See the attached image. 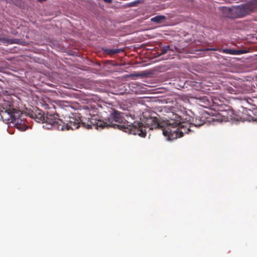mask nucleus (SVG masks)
<instances>
[{
  "mask_svg": "<svg viewBox=\"0 0 257 257\" xmlns=\"http://www.w3.org/2000/svg\"><path fill=\"white\" fill-rule=\"evenodd\" d=\"M166 128L163 130V135L168 137L170 140H173L177 138L183 136L184 134H188L189 132H194L191 129L193 127L192 125L180 122V124H176L175 121L167 119Z\"/></svg>",
  "mask_w": 257,
  "mask_h": 257,
  "instance_id": "39448f33",
  "label": "nucleus"
},
{
  "mask_svg": "<svg viewBox=\"0 0 257 257\" xmlns=\"http://www.w3.org/2000/svg\"><path fill=\"white\" fill-rule=\"evenodd\" d=\"M164 111L166 113L164 114L166 116V119L174 121L176 124H180L181 122L192 125L193 124L194 118L186 113H182L181 115L180 111L175 112L172 108H165Z\"/></svg>",
  "mask_w": 257,
  "mask_h": 257,
  "instance_id": "0eeeda50",
  "label": "nucleus"
},
{
  "mask_svg": "<svg viewBox=\"0 0 257 257\" xmlns=\"http://www.w3.org/2000/svg\"><path fill=\"white\" fill-rule=\"evenodd\" d=\"M254 2L257 3V0H253Z\"/></svg>",
  "mask_w": 257,
  "mask_h": 257,
  "instance_id": "b1692460",
  "label": "nucleus"
},
{
  "mask_svg": "<svg viewBox=\"0 0 257 257\" xmlns=\"http://www.w3.org/2000/svg\"><path fill=\"white\" fill-rule=\"evenodd\" d=\"M7 111L11 117L12 122L15 120V119L25 117V115H23L21 111L20 110L13 108L9 109Z\"/></svg>",
  "mask_w": 257,
  "mask_h": 257,
  "instance_id": "9d476101",
  "label": "nucleus"
},
{
  "mask_svg": "<svg viewBox=\"0 0 257 257\" xmlns=\"http://www.w3.org/2000/svg\"><path fill=\"white\" fill-rule=\"evenodd\" d=\"M204 123L205 119H203L202 117L197 116L195 118H194L192 126L193 127H198L203 125Z\"/></svg>",
  "mask_w": 257,
  "mask_h": 257,
  "instance_id": "f8f14e48",
  "label": "nucleus"
},
{
  "mask_svg": "<svg viewBox=\"0 0 257 257\" xmlns=\"http://www.w3.org/2000/svg\"><path fill=\"white\" fill-rule=\"evenodd\" d=\"M85 113L87 117L79 116V115L73 114V116L76 118L78 128L81 124L83 127L88 129L94 128L98 130L104 128V124L106 123L103 121L101 116L97 115L98 111L96 108L91 106H86L84 108Z\"/></svg>",
  "mask_w": 257,
  "mask_h": 257,
  "instance_id": "7ed1b4c3",
  "label": "nucleus"
},
{
  "mask_svg": "<svg viewBox=\"0 0 257 257\" xmlns=\"http://www.w3.org/2000/svg\"><path fill=\"white\" fill-rule=\"evenodd\" d=\"M240 50H234V55H240Z\"/></svg>",
  "mask_w": 257,
  "mask_h": 257,
  "instance_id": "6ab92c4d",
  "label": "nucleus"
},
{
  "mask_svg": "<svg viewBox=\"0 0 257 257\" xmlns=\"http://www.w3.org/2000/svg\"><path fill=\"white\" fill-rule=\"evenodd\" d=\"M103 51L109 55H113L116 54H118L122 51L120 49H103Z\"/></svg>",
  "mask_w": 257,
  "mask_h": 257,
  "instance_id": "ddd939ff",
  "label": "nucleus"
},
{
  "mask_svg": "<svg viewBox=\"0 0 257 257\" xmlns=\"http://www.w3.org/2000/svg\"><path fill=\"white\" fill-rule=\"evenodd\" d=\"M176 48L172 45L164 46L161 49V52L159 56L163 55L166 53H170L171 52H174Z\"/></svg>",
  "mask_w": 257,
  "mask_h": 257,
  "instance_id": "9b49d317",
  "label": "nucleus"
},
{
  "mask_svg": "<svg viewBox=\"0 0 257 257\" xmlns=\"http://www.w3.org/2000/svg\"><path fill=\"white\" fill-rule=\"evenodd\" d=\"M251 12L250 5L248 4L238 6L235 9V13L239 17H242Z\"/></svg>",
  "mask_w": 257,
  "mask_h": 257,
  "instance_id": "6e6552de",
  "label": "nucleus"
},
{
  "mask_svg": "<svg viewBox=\"0 0 257 257\" xmlns=\"http://www.w3.org/2000/svg\"><path fill=\"white\" fill-rule=\"evenodd\" d=\"M226 113H227V111L226 110L221 111V113H219V115H221L222 116V118L221 119V121H225L228 119L227 116L225 115Z\"/></svg>",
  "mask_w": 257,
  "mask_h": 257,
  "instance_id": "a211bd4d",
  "label": "nucleus"
},
{
  "mask_svg": "<svg viewBox=\"0 0 257 257\" xmlns=\"http://www.w3.org/2000/svg\"><path fill=\"white\" fill-rule=\"evenodd\" d=\"M70 110L71 108L68 107L66 108H59L58 112L50 111L45 114L38 109L36 112H32L30 117L38 122L47 123L58 130H74L78 127V121L72 116Z\"/></svg>",
  "mask_w": 257,
  "mask_h": 257,
  "instance_id": "f257e3e1",
  "label": "nucleus"
},
{
  "mask_svg": "<svg viewBox=\"0 0 257 257\" xmlns=\"http://www.w3.org/2000/svg\"><path fill=\"white\" fill-rule=\"evenodd\" d=\"M228 92L231 94H239L243 93V90L242 88H237L236 87H229L228 88Z\"/></svg>",
  "mask_w": 257,
  "mask_h": 257,
  "instance_id": "2eb2a0df",
  "label": "nucleus"
},
{
  "mask_svg": "<svg viewBox=\"0 0 257 257\" xmlns=\"http://www.w3.org/2000/svg\"><path fill=\"white\" fill-rule=\"evenodd\" d=\"M158 114L154 111L150 112L143 113L142 117L141 118V123L142 126L144 127L145 131V135L144 136H141V137H145L147 134V128L149 130H160L163 134V130L166 128V125L164 126L161 122L159 121L158 117ZM138 122V121H137Z\"/></svg>",
  "mask_w": 257,
  "mask_h": 257,
  "instance_id": "423d86ee",
  "label": "nucleus"
},
{
  "mask_svg": "<svg viewBox=\"0 0 257 257\" xmlns=\"http://www.w3.org/2000/svg\"><path fill=\"white\" fill-rule=\"evenodd\" d=\"M218 51L224 53L229 54L231 55H234V49H218Z\"/></svg>",
  "mask_w": 257,
  "mask_h": 257,
  "instance_id": "f3484780",
  "label": "nucleus"
},
{
  "mask_svg": "<svg viewBox=\"0 0 257 257\" xmlns=\"http://www.w3.org/2000/svg\"><path fill=\"white\" fill-rule=\"evenodd\" d=\"M103 121L106 123L104 124V128L112 127L134 135H145V128L141 123L138 121H130L129 116L127 114L116 110L113 109L109 116L103 119Z\"/></svg>",
  "mask_w": 257,
  "mask_h": 257,
  "instance_id": "f03ea898",
  "label": "nucleus"
},
{
  "mask_svg": "<svg viewBox=\"0 0 257 257\" xmlns=\"http://www.w3.org/2000/svg\"><path fill=\"white\" fill-rule=\"evenodd\" d=\"M27 121L25 117L15 119L13 121V123L15 124V126L20 131H25L27 128V125L26 124Z\"/></svg>",
  "mask_w": 257,
  "mask_h": 257,
  "instance_id": "1a4fd4ad",
  "label": "nucleus"
},
{
  "mask_svg": "<svg viewBox=\"0 0 257 257\" xmlns=\"http://www.w3.org/2000/svg\"><path fill=\"white\" fill-rule=\"evenodd\" d=\"M211 50H217V49H215V48L211 49Z\"/></svg>",
  "mask_w": 257,
  "mask_h": 257,
  "instance_id": "4be33fe9",
  "label": "nucleus"
},
{
  "mask_svg": "<svg viewBox=\"0 0 257 257\" xmlns=\"http://www.w3.org/2000/svg\"><path fill=\"white\" fill-rule=\"evenodd\" d=\"M165 19V17L164 16H157L155 17H153L151 19V21L156 23H159Z\"/></svg>",
  "mask_w": 257,
  "mask_h": 257,
  "instance_id": "dca6fc26",
  "label": "nucleus"
},
{
  "mask_svg": "<svg viewBox=\"0 0 257 257\" xmlns=\"http://www.w3.org/2000/svg\"><path fill=\"white\" fill-rule=\"evenodd\" d=\"M103 1L107 4H111L112 2V0H103Z\"/></svg>",
  "mask_w": 257,
  "mask_h": 257,
  "instance_id": "412c9836",
  "label": "nucleus"
},
{
  "mask_svg": "<svg viewBox=\"0 0 257 257\" xmlns=\"http://www.w3.org/2000/svg\"><path fill=\"white\" fill-rule=\"evenodd\" d=\"M166 128L163 130V135L168 137L170 140H173L177 138L183 136L184 134H188L189 132H194L191 129L193 127L192 125L180 122V124H176L175 121L167 119Z\"/></svg>",
  "mask_w": 257,
  "mask_h": 257,
  "instance_id": "20e7f679",
  "label": "nucleus"
},
{
  "mask_svg": "<svg viewBox=\"0 0 257 257\" xmlns=\"http://www.w3.org/2000/svg\"><path fill=\"white\" fill-rule=\"evenodd\" d=\"M1 40L3 43L9 44H19L20 41V40L18 39H9L7 38H3Z\"/></svg>",
  "mask_w": 257,
  "mask_h": 257,
  "instance_id": "4468645a",
  "label": "nucleus"
},
{
  "mask_svg": "<svg viewBox=\"0 0 257 257\" xmlns=\"http://www.w3.org/2000/svg\"><path fill=\"white\" fill-rule=\"evenodd\" d=\"M240 51H241V52H240L241 54H245V53L248 52V51L247 50H240Z\"/></svg>",
  "mask_w": 257,
  "mask_h": 257,
  "instance_id": "aec40b11",
  "label": "nucleus"
},
{
  "mask_svg": "<svg viewBox=\"0 0 257 257\" xmlns=\"http://www.w3.org/2000/svg\"><path fill=\"white\" fill-rule=\"evenodd\" d=\"M130 117L132 120H133V119H134V118H133V117H132V116H131V115L130 116Z\"/></svg>",
  "mask_w": 257,
  "mask_h": 257,
  "instance_id": "5701e85b",
  "label": "nucleus"
}]
</instances>
